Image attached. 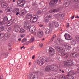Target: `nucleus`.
<instances>
[{
  "mask_svg": "<svg viewBox=\"0 0 79 79\" xmlns=\"http://www.w3.org/2000/svg\"><path fill=\"white\" fill-rule=\"evenodd\" d=\"M44 61L47 63L48 61V58H47L46 57H43V58L40 59V60H37V63L39 65L42 66V65H43L44 63Z\"/></svg>",
  "mask_w": 79,
  "mask_h": 79,
  "instance_id": "f257e3e1",
  "label": "nucleus"
},
{
  "mask_svg": "<svg viewBox=\"0 0 79 79\" xmlns=\"http://www.w3.org/2000/svg\"><path fill=\"white\" fill-rule=\"evenodd\" d=\"M74 64V62L72 60H66L64 62V65L65 67H70Z\"/></svg>",
  "mask_w": 79,
  "mask_h": 79,
  "instance_id": "f03ea898",
  "label": "nucleus"
},
{
  "mask_svg": "<svg viewBox=\"0 0 79 79\" xmlns=\"http://www.w3.org/2000/svg\"><path fill=\"white\" fill-rule=\"evenodd\" d=\"M25 28L26 29H29L30 31L31 32H34L35 31V27L33 26H32L29 28V24L25 23Z\"/></svg>",
  "mask_w": 79,
  "mask_h": 79,
  "instance_id": "7ed1b4c3",
  "label": "nucleus"
},
{
  "mask_svg": "<svg viewBox=\"0 0 79 79\" xmlns=\"http://www.w3.org/2000/svg\"><path fill=\"white\" fill-rule=\"evenodd\" d=\"M30 79H38V75L37 73H32L30 75Z\"/></svg>",
  "mask_w": 79,
  "mask_h": 79,
  "instance_id": "20e7f679",
  "label": "nucleus"
},
{
  "mask_svg": "<svg viewBox=\"0 0 79 79\" xmlns=\"http://www.w3.org/2000/svg\"><path fill=\"white\" fill-rule=\"evenodd\" d=\"M26 2L24 0H19L17 2L18 5L20 6H23Z\"/></svg>",
  "mask_w": 79,
  "mask_h": 79,
  "instance_id": "39448f33",
  "label": "nucleus"
},
{
  "mask_svg": "<svg viewBox=\"0 0 79 79\" xmlns=\"http://www.w3.org/2000/svg\"><path fill=\"white\" fill-rule=\"evenodd\" d=\"M49 52L50 53V56H53L55 54V51L53 48H50L49 49Z\"/></svg>",
  "mask_w": 79,
  "mask_h": 79,
  "instance_id": "423d86ee",
  "label": "nucleus"
},
{
  "mask_svg": "<svg viewBox=\"0 0 79 79\" xmlns=\"http://www.w3.org/2000/svg\"><path fill=\"white\" fill-rule=\"evenodd\" d=\"M58 49L59 50L60 52H61V54L62 55H67V54L64 53V52H65V50H64V49H63L62 48L59 47Z\"/></svg>",
  "mask_w": 79,
  "mask_h": 79,
  "instance_id": "0eeeda50",
  "label": "nucleus"
},
{
  "mask_svg": "<svg viewBox=\"0 0 79 79\" xmlns=\"http://www.w3.org/2000/svg\"><path fill=\"white\" fill-rule=\"evenodd\" d=\"M37 17H36V16H35L31 18V19L30 21L31 23H35L37 21Z\"/></svg>",
  "mask_w": 79,
  "mask_h": 79,
  "instance_id": "6e6552de",
  "label": "nucleus"
},
{
  "mask_svg": "<svg viewBox=\"0 0 79 79\" xmlns=\"http://www.w3.org/2000/svg\"><path fill=\"white\" fill-rule=\"evenodd\" d=\"M65 38L66 40H71V35L68 34L66 33L64 35Z\"/></svg>",
  "mask_w": 79,
  "mask_h": 79,
  "instance_id": "1a4fd4ad",
  "label": "nucleus"
},
{
  "mask_svg": "<svg viewBox=\"0 0 79 79\" xmlns=\"http://www.w3.org/2000/svg\"><path fill=\"white\" fill-rule=\"evenodd\" d=\"M52 16L50 15L46 16L45 18V22L46 23H48L51 19H52Z\"/></svg>",
  "mask_w": 79,
  "mask_h": 79,
  "instance_id": "9d476101",
  "label": "nucleus"
},
{
  "mask_svg": "<svg viewBox=\"0 0 79 79\" xmlns=\"http://www.w3.org/2000/svg\"><path fill=\"white\" fill-rule=\"evenodd\" d=\"M52 70V67L49 66H47L45 68V71H47V72H48Z\"/></svg>",
  "mask_w": 79,
  "mask_h": 79,
  "instance_id": "9b49d317",
  "label": "nucleus"
},
{
  "mask_svg": "<svg viewBox=\"0 0 79 79\" xmlns=\"http://www.w3.org/2000/svg\"><path fill=\"white\" fill-rule=\"evenodd\" d=\"M27 12V11L25 9H24L20 12L19 15H20V16H23V15H24Z\"/></svg>",
  "mask_w": 79,
  "mask_h": 79,
  "instance_id": "f8f14e48",
  "label": "nucleus"
},
{
  "mask_svg": "<svg viewBox=\"0 0 79 79\" xmlns=\"http://www.w3.org/2000/svg\"><path fill=\"white\" fill-rule=\"evenodd\" d=\"M58 0H52L49 3V5H54L55 3L56 4Z\"/></svg>",
  "mask_w": 79,
  "mask_h": 79,
  "instance_id": "ddd939ff",
  "label": "nucleus"
},
{
  "mask_svg": "<svg viewBox=\"0 0 79 79\" xmlns=\"http://www.w3.org/2000/svg\"><path fill=\"white\" fill-rule=\"evenodd\" d=\"M52 24L55 27H58V26H59V24H58V23L56 21H53L52 22Z\"/></svg>",
  "mask_w": 79,
  "mask_h": 79,
  "instance_id": "4468645a",
  "label": "nucleus"
},
{
  "mask_svg": "<svg viewBox=\"0 0 79 79\" xmlns=\"http://www.w3.org/2000/svg\"><path fill=\"white\" fill-rule=\"evenodd\" d=\"M75 73L76 72H74V71L73 70H71L69 72V75H67V76H69V75H74V74H75Z\"/></svg>",
  "mask_w": 79,
  "mask_h": 79,
  "instance_id": "2eb2a0df",
  "label": "nucleus"
},
{
  "mask_svg": "<svg viewBox=\"0 0 79 79\" xmlns=\"http://www.w3.org/2000/svg\"><path fill=\"white\" fill-rule=\"evenodd\" d=\"M32 17V15L31 14H28L26 16V18L27 19H30Z\"/></svg>",
  "mask_w": 79,
  "mask_h": 79,
  "instance_id": "dca6fc26",
  "label": "nucleus"
},
{
  "mask_svg": "<svg viewBox=\"0 0 79 79\" xmlns=\"http://www.w3.org/2000/svg\"><path fill=\"white\" fill-rule=\"evenodd\" d=\"M37 35H39L40 37H42L43 36V33L42 32L39 31L37 33Z\"/></svg>",
  "mask_w": 79,
  "mask_h": 79,
  "instance_id": "f3484780",
  "label": "nucleus"
},
{
  "mask_svg": "<svg viewBox=\"0 0 79 79\" xmlns=\"http://www.w3.org/2000/svg\"><path fill=\"white\" fill-rule=\"evenodd\" d=\"M6 10L8 12H10L11 11H12V8L11 7H7L6 9Z\"/></svg>",
  "mask_w": 79,
  "mask_h": 79,
  "instance_id": "a211bd4d",
  "label": "nucleus"
},
{
  "mask_svg": "<svg viewBox=\"0 0 79 79\" xmlns=\"http://www.w3.org/2000/svg\"><path fill=\"white\" fill-rule=\"evenodd\" d=\"M6 3H5L4 2L2 3L1 4V6L2 8H6Z\"/></svg>",
  "mask_w": 79,
  "mask_h": 79,
  "instance_id": "6ab92c4d",
  "label": "nucleus"
},
{
  "mask_svg": "<svg viewBox=\"0 0 79 79\" xmlns=\"http://www.w3.org/2000/svg\"><path fill=\"white\" fill-rule=\"evenodd\" d=\"M10 37V35H9L7 34H6L5 35L4 39L5 40H7V39H8V38Z\"/></svg>",
  "mask_w": 79,
  "mask_h": 79,
  "instance_id": "aec40b11",
  "label": "nucleus"
},
{
  "mask_svg": "<svg viewBox=\"0 0 79 79\" xmlns=\"http://www.w3.org/2000/svg\"><path fill=\"white\" fill-rule=\"evenodd\" d=\"M15 29L16 31L19 30V25L17 24L15 26Z\"/></svg>",
  "mask_w": 79,
  "mask_h": 79,
  "instance_id": "412c9836",
  "label": "nucleus"
},
{
  "mask_svg": "<svg viewBox=\"0 0 79 79\" xmlns=\"http://www.w3.org/2000/svg\"><path fill=\"white\" fill-rule=\"evenodd\" d=\"M45 33L46 34H49L50 33V30L48 29H46L45 30Z\"/></svg>",
  "mask_w": 79,
  "mask_h": 79,
  "instance_id": "4be33fe9",
  "label": "nucleus"
},
{
  "mask_svg": "<svg viewBox=\"0 0 79 79\" xmlns=\"http://www.w3.org/2000/svg\"><path fill=\"white\" fill-rule=\"evenodd\" d=\"M65 48L68 49V50H70L71 49V46H70V45L67 44L65 46Z\"/></svg>",
  "mask_w": 79,
  "mask_h": 79,
  "instance_id": "5701e85b",
  "label": "nucleus"
},
{
  "mask_svg": "<svg viewBox=\"0 0 79 79\" xmlns=\"http://www.w3.org/2000/svg\"><path fill=\"white\" fill-rule=\"evenodd\" d=\"M71 55L73 57H76L77 56V55L76 54V52L72 53Z\"/></svg>",
  "mask_w": 79,
  "mask_h": 79,
  "instance_id": "b1692460",
  "label": "nucleus"
},
{
  "mask_svg": "<svg viewBox=\"0 0 79 79\" xmlns=\"http://www.w3.org/2000/svg\"><path fill=\"white\" fill-rule=\"evenodd\" d=\"M57 11H58L57 9H54V10H51L49 11V12L50 13H53L54 12H57Z\"/></svg>",
  "mask_w": 79,
  "mask_h": 79,
  "instance_id": "393cba45",
  "label": "nucleus"
},
{
  "mask_svg": "<svg viewBox=\"0 0 79 79\" xmlns=\"http://www.w3.org/2000/svg\"><path fill=\"white\" fill-rule=\"evenodd\" d=\"M5 36V34L3 33H0V39H3Z\"/></svg>",
  "mask_w": 79,
  "mask_h": 79,
  "instance_id": "a878e982",
  "label": "nucleus"
},
{
  "mask_svg": "<svg viewBox=\"0 0 79 79\" xmlns=\"http://www.w3.org/2000/svg\"><path fill=\"white\" fill-rule=\"evenodd\" d=\"M70 3V2L69 1H67L65 3V6L67 7V6H68L69 5V3Z\"/></svg>",
  "mask_w": 79,
  "mask_h": 79,
  "instance_id": "bb28decb",
  "label": "nucleus"
},
{
  "mask_svg": "<svg viewBox=\"0 0 79 79\" xmlns=\"http://www.w3.org/2000/svg\"><path fill=\"white\" fill-rule=\"evenodd\" d=\"M4 30V27L2 26H0V32L3 31Z\"/></svg>",
  "mask_w": 79,
  "mask_h": 79,
  "instance_id": "cd10ccee",
  "label": "nucleus"
},
{
  "mask_svg": "<svg viewBox=\"0 0 79 79\" xmlns=\"http://www.w3.org/2000/svg\"><path fill=\"white\" fill-rule=\"evenodd\" d=\"M76 44V41H75L74 40H73L72 41V42H71L72 45H74Z\"/></svg>",
  "mask_w": 79,
  "mask_h": 79,
  "instance_id": "c85d7f7f",
  "label": "nucleus"
},
{
  "mask_svg": "<svg viewBox=\"0 0 79 79\" xmlns=\"http://www.w3.org/2000/svg\"><path fill=\"white\" fill-rule=\"evenodd\" d=\"M25 32V30L24 29H21L20 31V32H21V33H24Z\"/></svg>",
  "mask_w": 79,
  "mask_h": 79,
  "instance_id": "c756f323",
  "label": "nucleus"
},
{
  "mask_svg": "<svg viewBox=\"0 0 79 79\" xmlns=\"http://www.w3.org/2000/svg\"><path fill=\"white\" fill-rule=\"evenodd\" d=\"M30 40L31 42H32L34 41V37H32L31 38V39H30Z\"/></svg>",
  "mask_w": 79,
  "mask_h": 79,
  "instance_id": "7c9ffc66",
  "label": "nucleus"
},
{
  "mask_svg": "<svg viewBox=\"0 0 79 79\" xmlns=\"http://www.w3.org/2000/svg\"><path fill=\"white\" fill-rule=\"evenodd\" d=\"M11 31V28L10 27H9L7 30V32H10Z\"/></svg>",
  "mask_w": 79,
  "mask_h": 79,
  "instance_id": "2f4dec72",
  "label": "nucleus"
},
{
  "mask_svg": "<svg viewBox=\"0 0 79 79\" xmlns=\"http://www.w3.org/2000/svg\"><path fill=\"white\" fill-rule=\"evenodd\" d=\"M27 40L26 39L24 38L22 40V42L23 43V42H25Z\"/></svg>",
  "mask_w": 79,
  "mask_h": 79,
  "instance_id": "473e14b6",
  "label": "nucleus"
},
{
  "mask_svg": "<svg viewBox=\"0 0 79 79\" xmlns=\"http://www.w3.org/2000/svg\"><path fill=\"white\" fill-rule=\"evenodd\" d=\"M60 15V14H56L55 15V17H56L57 18V17H58L59 16V15Z\"/></svg>",
  "mask_w": 79,
  "mask_h": 79,
  "instance_id": "72a5a7b5",
  "label": "nucleus"
},
{
  "mask_svg": "<svg viewBox=\"0 0 79 79\" xmlns=\"http://www.w3.org/2000/svg\"><path fill=\"white\" fill-rule=\"evenodd\" d=\"M40 47H42L43 46V44L42 43H40L39 45Z\"/></svg>",
  "mask_w": 79,
  "mask_h": 79,
  "instance_id": "f704fd0d",
  "label": "nucleus"
},
{
  "mask_svg": "<svg viewBox=\"0 0 79 79\" xmlns=\"http://www.w3.org/2000/svg\"><path fill=\"white\" fill-rule=\"evenodd\" d=\"M20 37H24V36H25V35L24 34H22V35H20Z\"/></svg>",
  "mask_w": 79,
  "mask_h": 79,
  "instance_id": "c9c22d12",
  "label": "nucleus"
},
{
  "mask_svg": "<svg viewBox=\"0 0 79 79\" xmlns=\"http://www.w3.org/2000/svg\"><path fill=\"white\" fill-rule=\"evenodd\" d=\"M3 10H2L0 9V14H2L3 13Z\"/></svg>",
  "mask_w": 79,
  "mask_h": 79,
  "instance_id": "e433bc0d",
  "label": "nucleus"
},
{
  "mask_svg": "<svg viewBox=\"0 0 79 79\" xmlns=\"http://www.w3.org/2000/svg\"><path fill=\"white\" fill-rule=\"evenodd\" d=\"M60 17H63L64 16V14H60Z\"/></svg>",
  "mask_w": 79,
  "mask_h": 79,
  "instance_id": "4c0bfd02",
  "label": "nucleus"
},
{
  "mask_svg": "<svg viewBox=\"0 0 79 79\" xmlns=\"http://www.w3.org/2000/svg\"><path fill=\"white\" fill-rule=\"evenodd\" d=\"M10 25H11V23L10 22H9L8 23H7V26H10Z\"/></svg>",
  "mask_w": 79,
  "mask_h": 79,
  "instance_id": "58836bf2",
  "label": "nucleus"
},
{
  "mask_svg": "<svg viewBox=\"0 0 79 79\" xmlns=\"http://www.w3.org/2000/svg\"><path fill=\"white\" fill-rule=\"evenodd\" d=\"M34 46H32L31 47V48H30V50H33V49H34Z\"/></svg>",
  "mask_w": 79,
  "mask_h": 79,
  "instance_id": "ea45409f",
  "label": "nucleus"
},
{
  "mask_svg": "<svg viewBox=\"0 0 79 79\" xmlns=\"http://www.w3.org/2000/svg\"><path fill=\"white\" fill-rule=\"evenodd\" d=\"M4 56L5 58H6V57L8 56V55L6 54H4Z\"/></svg>",
  "mask_w": 79,
  "mask_h": 79,
  "instance_id": "a19ab883",
  "label": "nucleus"
},
{
  "mask_svg": "<svg viewBox=\"0 0 79 79\" xmlns=\"http://www.w3.org/2000/svg\"><path fill=\"white\" fill-rule=\"evenodd\" d=\"M78 4H76L75 5V6L76 8H77L78 7Z\"/></svg>",
  "mask_w": 79,
  "mask_h": 79,
  "instance_id": "79ce46f5",
  "label": "nucleus"
},
{
  "mask_svg": "<svg viewBox=\"0 0 79 79\" xmlns=\"http://www.w3.org/2000/svg\"><path fill=\"white\" fill-rule=\"evenodd\" d=\"M13 36L14 37H16V34H15V33H13Z\"/></svg>",
  "mask_w": 79,
  "mask_h": 79,
  "instance_id": "37998d69",
  "label": "nucleus"
},
{
  "mask_svg": "<svg viewBox=\"0 0 79 79\" xmlns=\"http://www.w3.org/2000/svg\"><path fill=\"white\" fill-rule=\"evenodd\" d=\"M63 79H66V77H65L64 76H62L61 77Z\"/></svg>",
  "mask_w": 79,
  "mask_h": 79,
  "instance_id": "c03bdc74",
  "label": "nucleus"
},
{
  "mask_svg": "<svg viewBox=\"0 0 79 79\" xmlns=\"http://www.w3.org/2000/svg\"><path fill=\"white\" fill-rule=\"evenodd\" d=\"M0 79H3V76L1 75L0 77Z\"/></svg>",
  "mask_w": 79,
  "mask_h": 79,
  "instance_id": "a18cd8bd",
  "label": "nucleus"
},
{
  "mask_svg": "<svg viewBox=\"0 0 79 79\" xmlns=\"http://www.w3.org/2000/svg\"><path fill=\"white\" fill-rule=\"evenodd\" d=\"M32 59H34V58H35V55H33V56H32Z\"/></svg>",
  "mask_w": 79,
  "mask_h": 79,
  "instance_id": "49530a36",
  "label": "nucleus"
},
{
  "mask_svg": "<svg viewBox=\"0 0 79 79\" xmlns=\"http://www.w3.org/2000/svg\"><path fill=\"white\" fill-rule=\"evenodd\" d=\"M77 72L78 73H79V67L77 69Z\"/></svg>",
  "mask_w": 79,
  "mask_h": 79,
  "instance_id": "de8ad7c7",
  "label": "nucleus"
},
{
  "mask_svg": "<svg viewBox=\"0 0 79 79\" xmlns=\"http://www.w3.org/2000/svg\"><path fill=\"white\" fill-rule=\"evenodd\" d=\"M20 48L21 49H22V48H25L24 47V46H23L22 47H21Z\"/></svg>",
  "mask_w": 79,
  "mask_h": 79,
  "instance_id": "09e8293b",
  "label": "nucleus"
},
{
  "mask_svg": "<svg viewBox=\"0 0 79 79\" xmlns=\"http://www.w3.org/2000/svg\"><path fill=\"white\" fill-rule=\"evenodd\" d=\"M78 0H73V2H77Z\"/></svg>",
  "mask_w": 79,
  "mask_h": 79,
  "instance_id": "8fccbe9b",
  "label": "nucleus"
},
{
  "mask_svg": "<svg viewBox=\"0 0 79 79\" xmlns=\"http://www.w3.org/2000/svg\"><path fill=\"white\" fill-rule=\"evenodd\" d=\"M38 13H39V14H40V13H41V12L40 11V10L38 11Z\"/></svg>",
  "mask_w": 79,
  "mask_h": 79,
  "instance_id": "3c124183",
  "label": "nucleus"
},
{
  "mask_svg": "<svg viewBox=\"0 0 79 79\" xmlns=\"http://www.w3.org/2000/svg\"><path fill=\"white\" fill-rule=\"evenodd\" d=\"M56 37V35H54L53 36V39H54L55 38V37Z\"/></svg>",
  "mask_w": 79,
  "mask_h": 79,
  "instance_id": "603ef678",
  "label": "nucleus"
},
{
  "mask_svg": "<svg viewBox=\"0 0 79 79\" xmlns=\"http://www.w3.org/2000/svg\"><path fill=\"white\" fill-rule=\"evenodd\" d=\"M79 16H78V15H77L76 17H75V18H79Z\"/></svg>",
  "mask_w": 79,
  "mask_h": 79,
  "instance_id": "864d4df0",
  "label": "nucleus"
},
{
  "mask_svg": "<svg viewBox=\"0 0 79 79\" xmlns=\"http://www.w3.org/2000/svg\"><path fill=\"white\" fill-rule=\"evenodd\" d=\"M67 27H69V23H67Z\"/></svg>",
  "mask_w": 79,
  "mask_h": 79,
  "instance_id": "5fc2aeb1",
  "label": "nucleus"
},
{
  "mask_svg": "<svg viewBox=\"0 0 79 79\" xmlns=\"http://www.w3.org/2000/svg\"><path fill=\"white\" fill-rule=\"evenodd\" d=\"M16 10H17V11H19V8H17Z\"/></svg>",
  "mask_w": 79,
  "mask_h": 79,
  "instance_id": "6e6d98bb",
  "label": "nucleus"
},
{
  "mask_svg": "<svg viewBox=\"0 0 79 79\" xmlns=\"http://www.w3.org/2000/svg\"><path fill=\"white\" fill-rule=\"evenodd\" d=\"M19 12H17V13L16 14V15H19Z\"/></svg>",
  "mask_w": 79,
  "mask_h": 79,
  "instance_id": "4d7b16f0",
  "label": "nucleus"
},
{
  "mask_svg": "<svg viewBox=\"0 0 79 79\" xmlns=\"http://www.w3.org/2000/svg\"><path fill=\"white\" fill-rule=\"evenodd\" d=\"M74 16H73L72 17V18H71V19H74Z\"/></svg>",
  "mask_w": 79,
  "mask_h": 79,
  "instance_id": "13d9d810",
  "label": "nucleus"
},
{
  "mask_svg": "<svg viewBox=\"0 0 79 79\" xmlns=\"http://www.w3.org/2000/svg\"><path fill=\"white\" fill-rule=\"evenodd\" d=\"M2 24V22H0V25Z\"/></svg>",
  "mask_w": 79,
  "mask_h": 79,
  "instance_id": "bf43d9fd",
  "label": "nucleus"
},
{
  "mask_svg": "<svg viewBox=\"0 0 79 79\" xmlns=\"http://www.w3.org/2000/svg\"><path fill=\"white\" fill-rule=\"evenodd\" d=\"M18 40H19V41H21V38H19L18 39Z\"/></svg>",
  "mask_w": 79,
  "mask_h": 79,
  "instance_id": "052dcab7",
  "label": "nucleus"
},
{
  "mask_svg": "<svg viewBox=\"0 0 79 79\" xmlns=\"http://www.w3.org/2000/svg\"><path fill=\"white\" fill-rule=\"evenodd\" d=\"M71 78H72V79H74V77H72Z\"/></svg>",
  "mask_w": 79,
  "mask_h": 79,
  "instance_id": "680f3d73",
  "label": "nucleus"
},
{
  "mask_svg": "<svg viewBox=\"0 0 79 79\" xmlns=\"http://www.w3.org/2000/svg\"><path fill=\"white\" fill-rule=\"evenodd\" d=\"M43 26V25H40L39 26H40V27H42V26Z\"/></svg>",
  "mask_w": 79,
  "mask_h": 79,
  "instance_id": "e2e57ef3",
  "label": "nucleus"
},
{
  "mask_svg": "<svg viewBox=\"0 0 79 79\" xmlns=\"http://www.w3.org/2000/svg\"><path fill=\"white\" fill-rule=\"evenodd\" d=\"M6 20L8 21V18H6Z\"/></svg>",
  "mask_w": 79,
  "mask_h": 79,
  "instance_id": "0e129e2a",
  "label": "nucleus"
},
{
  "mask_svg": "<svg viewBox=\"0 0 79 79\" xmlns=\"http://www.w3.org/2000/svg\"><path fill=\"white\" fill-rule=\"evenodd\" d=\"M29 65L30 66H31V62H30L29 63Z\"/></svg>",
  "mask_w": 79,
  "mask_h": 79,
  "instance_id": "69168bd1",
  "label": "nucleus"
},
{
  "mask_svg": "<svg viewBox=\"0 0 79 79\" xmlns=\"http://www.w3.org/2000/svg\"><path fill=\"white\" fill-rule=\"evenodd\" d=\"M64 71H62V73H64Z\"/></svg>",
  "mask_w": 79,
  "mask_h": 79,
  "instance_id": "338daca9",
  "label": "nucleus"
},
{
  "mask_svg": "<svg viewBox=\"0 0 79 79\" xmlns=\"http://www.w3.org/2000/svg\"><path fill=\"white\" fill-rule=\"evenodd\" d=\"M15 2V0H13V2Z\"/></svg>",
  "mask_w": 79,
  "mask_h": 79,
  "instance_id": "774afa93",
  "label": "nucleus"
}]
</instances>
